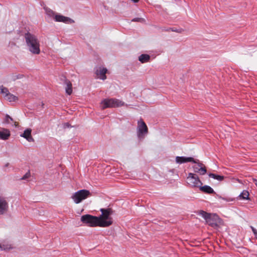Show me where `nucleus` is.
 <instances>
[{"mask_svg": "<svg viewBox=\"0 0 257 257\" xmlns=\"http://www.w3.org/2000/svg\"><path fill=\"white\" fill-rule=\"evenodd\" d=\"M24 37L29 50L33 54H39L40 53V45L37 36L27 32L25 34Z\"/></svg>", "mask_w": 257, "mask_h": 257, "instance_id": "nucleus-1", "label": "nucleus"}, {"mask_svg": "<svg viewBox=\"0 0 257 257\" xmlns=\"http://www.w3.org/2000/svg\"><path fill=\"white\" fill-rule=\"evenodd\" d=\"M100 211L101 214L97 216L100 222V227H107L113 224V219L111 215L113 214V211L110 208H101Z\"/></svg>", "mask_w": 257, "mask_h": 257, "instance_id": "nucleus-2", "label": "nucleus"}, {"mask_svg": "<svg viewBox=\"0 0 257 257\" xmlns=\"http://www.w3.org/2000/svg\"><path fill=\"white\" fill-rule=\"evenodd\" d=\"M100 104L102 109L107 108H114L124 106L125 103L124 102L119 99L111 98H105L101 100Z\"/></svg>", "mask_w": 257, "mask_h": 257, "instance_id": "nucleus-3", "label": "nucleus"}, {"mask_svg": "<svg viewBox=\"0 0 257 257\" xmlns=\"http://www.w3.org/2000/svg\"><path fill=\"white\" fill-rule=\"evenodd\" d=\"M81 221L83 223L91 227H100L97 216L90 214H85L81 216Z\"/></svg>", "mask_w": 257, "mask_h": 257, "instance_id": "nucleus-4", "label": "nucleus"}, {"mask_svg": "<svg viewBox=\"0 0 257 257\" xmlns=\"http://www.w3.org/2000/svg\"><path fill=\"white\" fill-rule=\"evenodd\" d=\"M199 214L204 218L206 223L213 227H216L218 225V216L216 214H211L201 210Z\"/></svg>", "mask_w": 257, "mask_h": 257, "instance_id": "nucleus-5", "label": "nucleus"}, {"mask_svg": "<svg viewBox=\"0 0 257 257\" xmlns=\"http://www.w3.org/2000/svg\"><path fill=\"white\" fill-rule=\"evenodd\" d=\"M187 183L192 188H198L202 185V183L196 174L189 173L187 177Z\"/></svg>", "mask_w": 257, "mask_h": 257, "instance_id": "nucleus-6", "label": "nucleus"}, {"mask_svg": "<svg viewBox=\"0 0 257 257\" xmlns=\"http://www.w3.org/2000/svg\"><path fill=\"white\" fill-rule=\"evenodd\" d=\"M137 136L139 139H143L148 133V128L143 119L141 118L138 121Z\"/></svg>", "mask_w": 257, "mask_h": 257, "instance_id": "nucleus-7", "label": "nucleus"}, {"mask_svg": "<svg viewBox=\"0 0 257 257\" xmlns=\"http://www.w3.org/2000/svg\"><path fill=\"white\" fill-rule=\"evenodd\" d=\"M89 195L90 192L88 190L83 189L75 192L72 196V198L75 203L78 204L87 198Z\"/></svg>", "mask_w": 257, "mask_h": 257, "instance_id": "nucleus-8", "label": "nucleus"}, {"mask_svg": "<svg viewBox=\"0 0 257 257\" xmlns=\"http://www.w3.org/2000/svg\"><path fill=\"white\" fill-rule=\"evenodd\" d=\"M194 161L192 162L195 164L192 166L194 172L198 173L201 175H205L207 172V170L204 165L201 163L199 160L194 159Z\"/></svg>", "mask_w": 257, "mask_h": 257, "instance_id": "nucleus-9", "label": "nucleus"}, {"mask_svg": "<svg viewBox=\"0 0 257 257\" xmlns=\"http://www.w3.org/2000/svg\"><path fill=\"white\" fill-rule=\"evenodd\" d=\"M107 71V70L106 68L99 67L96 69L95 74L97 78L104 80L106 79L105 74Z\"/></svg>", "mask_w": 257, "mask_h": 257, "instance_id": "nucleus-10", "label": "nucleus"}, {"mask_svg": "<svg viewBox=\"0 0 257 257\" xmlns=\"http://www.w3.org/2000/svg\"><path fill=\"white\" fill-rule=\"evenodd\" d=\"M54 19L56 22H63L66 24L73 22V21L70 18L60 15H55Z\"/></svg>", "mask_w": 257, "mask_h": 257, "instance_id": "nucleus-11", "label": "nucleus"}, {"mask_svg": "<svg viewBox=\"0 0 257 257\" xmlns=\"http://www.w3.org/2000/svg\"><path fill=\"white\" fill-rule=\"evenodd\" d=\"M8 203L5 198L0 197V215L4 214L8 209Z\"/></svg>", "mask_w": 257, "mask_h": 257, "instance_id": "nucleus-12", "label": "nucleus"}, {"mask_svg": "<svg viewBox=\"0 0 257 257\" xmlns=\"http://www.w3.org/2000/svg\"><path fill=\"white\" fill-rule=\"evenodd\" d=\"M176 162L178 164H182L187 162H195L194 159L192 157H176Z\"/></svg>", "mask_w": 257, "mask_h": 257, "instance_id": "nucleus-13", "label": "nucleus"}, {"mask_svg": "<svg viewBox=\"0 0 257 257\" xmlns=\"http://www.w3.org/2000/svg\"><path fill=\"white\" fill-rule=\"evenodd\" d=\"M31 129L27 128L25 130L24 133L21 134L20 136L24 138L29 142H34V140L31 136Z\"/></svg>", "mask_w": 257, "mask_h": 257, "instance_id": "nucleus-14", "label": "nucleus"}, {"mask_svg": "<svg viewBox=\"0 0 257 257\" xmlns=\"http://www.w3.org/2000/svg\"><path fill=\"white\" fill-rule=\"evenodd\" d=\"M199 188V190L203 193L209 194L215 193L214 190L208 185L200 186Z\"/></svg>", "mask_w": 257, "mask_h": 257, "instance_id": "nucleus-15", "label": "nucleus"}, {"mask_svg": "<svg viewBox=\"0 0 257 257\" xmlns=\"http://www.w3.org/2000/svg\"><path fill=\"white\" fill-rule=\"evenodd\" d=\"M10 132L8 129H4L3 131H0V139L6 140L10 136Z\"/></svg>", "mask_w": 257, "mask_h": 257, "instance_id": "nucleus-16", "label": "nucleus"}, {"mask_svg": "<svg viewBox=\"0 0 257 257\" xmlns=\"http://www.w3.org/2000/svg\"><path fill=\"white\" fill-rule=\"evenodd\" d=\"M66 87L65 91L66 93L68 95H71L72 93V85L71 82L68 80L65 81Z\"/></svg>", "mask_w": 257, "mask_h": 257, "instance_id": "nucleus-17", "label": "nucleus"}, {"mask_svg": "<svg viewBox=\"0 0 257 257\" xmlns=\"http://www.w3.org/2000/svg\"><path fill=\"white\" fill-rule=\"evenodd\" d=\"M150 59V56L148 54H142L139 57V60L142 63L148 62Z\"/></svg>", "mask_w": 257, "mask_h": 257, "instance_id": "nucleus-18", "label": "nucleus"}, {"mask_svg": "<svg viewBox=\"0 0 257 257\" xmlns=\"http://www.w3.org/2000/svg\"><path fill=\"white\" fill-rule=\"evenodd\" d=\"M5 99L9 102H15L18 100V97L10 93L8 94V96H5Z\"/></svg>", "mask_w": 257, "mask_h": 257, "instance_id": "nucleus-19", "label": "nucleus"}, {"mask_svg": "<svg viewBox=\"0 0 257 257\" xmlns=\"http://www.w3.org/2000/svg\"><path fill=\"white\" fill-rule=\"evenodd\" d=\"M209 176L212 178H213L214 179L217 180L219 181H222L224 178V177L223 176H221L213 173H210L209 174Z\"/></svg>", "mask_w": 257, "mask_h": 257, "instance_id": "nucleus-20", "label": "nucleus"}, {"mask_svg": "<svg viewBox=\"0 0 257 257\" xmlns=\"http://www.w3.org/2000/svg\"><path fill=\"white\" fill-rule=\"evenodd\" d=\"M0 93L2 94L4 97L5 98V96H8V94L10 93V92L7 88L5 87L2 85L0 86Z\"/></svg>", "mask_w": 257, "mask_h": 257, "instance_id": "nucleus-21", "label": "nucleus"}, {"mask_svg": "<svg viewBox=\"0 0 257 257\" xmlns=\"http://www.w3.org/2000/svg\"><path fill=\"white\" fill-rule=\"evenodd\" d=\"M249 193L246 190H243L239 195V197L242 199H248Z\"/></svg>", "mask_w": 257, "mask_h": 257, "instance_id": "nucleus-22", "label": "nucleus"}, {"mask_svg": "<svg viewBox=\"0 0 257 257\" xmlns=\"http://www.w3.org/2000/svg\"><path fill=\"white\" fill-rule=\"evenodd\" d=\"M12 121H13V118L8 114H7L5 117V122L7 123H10Z\"/></svg>", "mask_w": 257, "mask_h": 257, "instance_id": "nucleus-23", "label": "nucleus"}, {"mask_svg": "<svg viewBox=\"0 0 257 257\" xmlns=\"http://www.w3.org/2000/svg\"><path fill=\"white\" fill-rule=\"evenodd\" d=\"M30 177V171H28V172L26 173V174L21 178V180H26L28 178H29Z\"/></svg>", "mask_w": 257, "mask_h": 257, "instance_id": "nucleus-24", "label": "nucleus"}, {"mask_svg": "<svg viewBox=\"0 0 257 257\" xmlns=\"http://www.w3.org/2000/svg\"><path fill=\"white\" fill-rule=\"evenodd\" d=\"M250 228H251V230L255 236V238L257 239V230L255 228H254L253 227H252L251 226H250Z\"/></svg>", "mask_w": 257, "mask_h": 257, "instance_id": "nucleus-25", "label": "nucleus"}, {"mask_svg": "<svg viewBox=\"0 0 257 257\" xmlns=\"http://www.w3.org/2000/svg\"><path fill=\"white\" fill-rule=\"evenodd\" d=\"M47 14L49 16L53 17V18L54 17V16L55 15L54 12L53 11H52V10L48 11L47 12Z\"/></svg>", "mask_w": 257, "mask_h": 257, "instance_id": "nucleus-26", "label": "nucleus"}, {"mask_svg": "<svg viewBox=\"0 0 257 257\" xmlns=\"http://www.w3.org/2000/svg\"><path fill=\"white\" fill-rule=\"evenodd\" d=\"M10 247H8V245H5L4 244L2 245L0 244V249L1 250H6L7 249L10 248Z\"/></svg>", "mask_w": 257, "mask_h": 257, "instance_id": "nucleus-27", "label": "nucleus"}, {"mask_svg": "<svg viewBox=\"0 0 257 257\" xmlns=\"http://www.w3.org/2000/svg\"><path fill=\"white\" fill-rule=\"evenodd\" d=\"M141 20V19L140 18H135L133 20V21H134V22H139Z\"/></svg>", "mask_w": 257, "mask_h": 257, "instance_id": "nucleus-28", "label": "nucleus"}, {"mask_svg": "<svg viewBox=\"0 0 257 257\" xmlns=\"http://www.w3.org/2000/svg\"><path fill=\"white\" fill-rule=\"evenodd\" d=\"M253 181L254 184L255 185V186L257 187V180L253 179Z\"/></svg>", "mask_w": 257, "mask_h": 257, "instance_id": "nucleus-29", "label": "nucleus"}, {"mask_svg": "<svg viewBox=\"0 0 257 257\" xmlns=\"http://www.w3.org/2000/svg\"><path fill=\"white\" fill-rule=\"evenodd\" d=\"M131 1H132L133 3H138V2L140 1V0H131Z\"/></svg>", "mask_w": 257, "mask_h": 257, "instance_id": "nucleus-30", "label": "nucleus"}, {"mask_svg": "<svg viewBox=\"0 0 257 257\" xmlns=\"http://www.w3.org/2000/svg\"><path fill=\"white\" fill-rule=\"evenodd\" d=\"M64 126H65V127H69V123H67L64 124Z\"/></svg>", "mask_w": 257, "mask_h": 257, "instance_id": "nucleus-31", "label": "nucleus"}, {"mask_svg": "<svg viewBox=\"0 0 257 257\" xmlns=\"http://www.w3.org/2000/svg\"><path fill=\"white\" fill-rule=\"evenodd\" d=\"M171 31H174V32H178V31H177L176 30H175V29H171Z\"/></svg>", "mask_w": 257, "mask_h": 257, "instance_id": "nucleus-32", "label": "nucleus"}, {"mask_svg": "<svg viewBox=\"0 0 257 257\" xmlns=\"http://www.w3.org/2000/svg\"><path fill=\"white\" fill-rule=\"evenodd\" d=\"M14 123H15V125L17 126L18 125V124L17 123V122H15Z\"/></svg>", "mask_w": 257, "mask_h": 257, "instance_id": "nucleus-33", "label": "nucleus"}]
</instances>
